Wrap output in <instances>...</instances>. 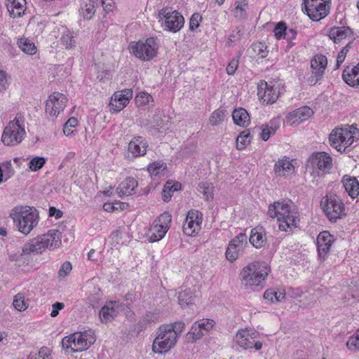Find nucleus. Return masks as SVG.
Returning a JSON list of instances; mask_svg holds the SVG:
<instances>
[{
	"instance_id": "6e6d98bb",
	"label": "nucleus",
	"mask_w": 359,
	"mask_h": 359,
	"mask_svg": "<svg viewBox=\"0 0 359 359\" xmlns=\"http://www.w3.org/2000/svg\"><path fill=\"white\" fill-rule=\"evenodd\" d=\"M354 141L353 133L348 129H343L341 145L344 150L349 146H351Z\"/></svg>"
},
{
	"instance_id": "b1692460",
	"label": "nucleus",
	"mask_w": 359,
	"mask_h": 359,
	"mask_svg": "<svg viewBox=\"0 0 359 359\" xmlns=\"http://www.w3.org/2000/svg\"><path fill=\"white\" fill-rule=\"evenodd\" d=\"M343 187L348 196L352 198H356L359 194V182L355 177H351L348 175L344 176L342 179Z\"/></svg>"
},
{
	"instance_id": "c756f323",
	"label": "nucleus",
	"mask_w": 359,
	"mask_h": 359,
	"mask_svg": "<svg viewBox=\"0 0 359 359\" xmlns=\"http://www.w3.org/2000/svg\"><path fill=\"white\" fill-rule=\"evenodd\" d=\"M178 304L182 308H186L194 304L195 294L190 290H184L178 294Z\"/></svg>"
},
{
	"instance_id": "0e129e2a",
	"label": "nucleus",
	"mask_w": 359,
	"mask_h": 359,
	"mask_svg": "<svg viewBox=\"0 0 359 359\" xmlns=\"http://www.w3.org/2000/svg\"><path fill=\"white\" fill-rule=\"evenodd\" d=\"M241 251L237 250V249L231 247V245H228L225 253L226 257L229 262H233L238 257V254Z\"/></svg>"
},
{
	"instance_id": "9b49d317",
	"label": "nucleus",
	"mask_w": 359,
	"mask_h": 359,
	"mask_svg": "<svg viewBox=\"0 0 359 359\" xmlns=\"http://www.w3.org/2000/svg\"><path fill=\"white\" fill-rule=\"evenodd\" d=\"M25 134V129L22 127L20 120L15 118L5 128L1 140L5 145L13 146L21 142Z\"/></svg>"
},
{
	"instance_id": "79ce46f5",
	"label": "nucleus",
	"mask_w": 359,
	"mask_h": 359,
	"mask_svg": "<svg viewBox=\"0 0 359 359\" xmlns=\"http://www.w3.org/2000/svg\"><path fill=\"white\" fill-rule=\"evenodd\" d=\"M292 165L286 160H279L274 165V172L280 176L285 175V172L291 169Z\"/></svg>"
},
{
	"instance_id": "680f3d73",
	"label": "nucleus",
	"mask_w": 359,
	"mask_h": 359,
	"mask_svg": "<svg viewBox=\"0 0 359 359\" xmlns=\"http://www.w3.org/2000/svg\"><path fill=\"white\" fill-rule=\"evenodd\" d=\"M165 327H168L170 328V331L174 332L177 334V338H178L179 334L183 330L184 328L185 324L182 321H177L174 323H171L170 325H164Z\"/></svg>"
},
{
	"instance_id": "1a4fd4ad",
	"label": "nucleus",
	"mask_w": 359,
	"mask_h": 359,
	"mask_svg": "<svg viewBox=\"0 0 359 359\" xmlns=\"http://www.w3.org/2000/svg\"><path fill=\"white\" fill-rule=\"evenodd\" d=\"M87 337L86 332H74L62 339V347L67 353L86 351L88 348Z\"/></svg>"
},
{
	"instance_id": "a211bd4d",
	"label": "nucleus",
	"mask_w": 359,
	"mask_h": 359,
	"mask_svg": "<svg viewBox=\"0 0 359 359\" xmlns=\"http://www.w3.org/2000/svg\"><path fill=\"white\" fill-rule=\"evenodd\" d=\"M131 311L128 304L120 302L119 300L109 301L101 309L99 314H110V313L128 314Z\"/></svg>"
},
{
	"instance_id": "ddd939ff",
	"label": "nucleus",
	"mask_w": 359,
	"mask_h": 359,
	"mask_svg": "<svg viewBox=\"0 0 359 359\" xmlns=\"http://www.w3.org/2000/svg\"><path fill=\"white\" fill-rule=\"evenodd\" d=\"M133 97L131 89H124L121 91L115 92L109 102L110 111L118 112L125 108Z\"/></svg>"
},
{
	"instance_id": "58836bf2",
	"label": "nucleus",
	"mask_w": 359,
	"mask_h": 359,
	"mask_svg": "<svg viewBox=\"0 0 359 359\" xmlns=\"http://www.w3.org/2000/svg\"><path fill=\"white\" fill-rule=\"evenodd\" d=\"M264 299L270 302H280L285 297V294L281 292H276L273 290H266L263 295Z\"/></svg>"
},
{
	"instance_id": "c85d7f7f",
	"label": "nucleus",
	"mask_w": 359,
	"mask_h": 359,
	"mask_svg": "<svg viewBox=\"0 0 359 359\" xmlns=\"http://www.w3.org/2000/svg\"><path fill=\"white\" fill-rule=\"evenodd\" d=\"M343 129L344 128H335L331 132L329 136L330 145L341 153L344 151V148H343V145H341Z\"/></svg>"
},
{
	"instance_id": "de8ad7c7",
	"label": "nucleus",
	"mask_w": 359,
	"mask_h": 359,
	"mask_svg": "<svg viewBox=\"0 0 359 359\" xmlns=\"http://www.w3.org/2000/svg\"><path fill=\"white\" fill-rule=\"evenodd\" d=\"M346 347L351 351H359V331L350 337L346 342Z\"/></svg>"
},
{
	"instance_id": "412c9836",
	"label": "nucleus",
	"mask_w": 359,
	"mask_h": 359,
	"mask_svg": "<svg viewBox=\"0 0 359 359\" xmlns=\"http://www.w3.org/2000/svg\"><path fill=\"white\" fill-rule=\"evenodd\" d=\"M353 34V32L349 27L341 26L332 27L329 31L328 36L335 43H338L341 40Z\"/></svg>"
},
{
	"instance_id": "a19ab883",
	"label": "nucleus",
	"mask_w": 359,
	"mask_h": 359,
	"mask_svg": "<svg viewBox=\"0 0 359 359\" xmlns=\"http://www.w3.org/2000/svg\"><path fill=\"white\" fill-rule=\"evenodd\" d=\"M19 48L25 53L34 55L36 52V47L27 39H20L18 42Z\"/></svg>"
},
{
	"instance_id": "39448f33",
	"label": "nucleus",
	"mask_w": 359,
	"mask_h": 359,
	"mask_svg": "<svg viewBox=\"0 0 359 359\" xmlns=\"http://www.w3.org/2000/svg\"><path fill=\"white\" fill-rule=\"evenodd\" d=\"M61 245V241L58 240V238H52L48 233L41 236H38L29 243H26L22 249L20 256L23 255L40 254L44 251L46 248L50 250L55 249Z\"/></svg>"
},
{
	"instance_id": "37998d69",
	"label": "nucleus",
	"mask_w": 359,
	"mask_h": 359,
	"mask_svg": "<svg viewBox=\"0 0 359 359\" xmlns=\"http://www.w3.org/2000/svg\"><path fill=\"white\" fill-rule=\"evenodd\" d=\"M252 49L254 53L259 58L266 57L269 53V50L267 49L266 45L262 42H257V43H252Z\"/></svg>"
},
{
	"instance_id": "338daca9",
	"label": "nucleus",
	"mask_w": 359,
	"mask_h": 359,
	"mask_svg": "<svg viewBox=\"0 0 359 359\" xmlns=\"http://www.w3.org/2000/svg\"><path fill=\"white\" fill-rule=\"evenodd\" d=\"M46 112L52 117H55L57 115V109H55L54 103H53V100L51 99V95L49 96L48 100L46 101Z\"/></svg>"
},
{
	"instance_id": "6ab92c4d",
	"label": "nucleus",
	"mask_w": 359,
	"mask_h": 359,
	"mask_svg": "<svg viewBox=\"0 0 359 359\" xmlns=\"http://www.w3.org/2000/svg\"><path fill=\"white\" fill-rule=\"evenodd\" d=\"M299 217V212L294 207L283 217H278L279 229L281 231H287V228L297 227V219Z\"/></svg>"
},
{
	"instance_id": "72a5a7b5",
	"label": "nucleus",
	"mask_w": 359,
	"mask_h": 359,
	"mask_svg": "<svg viewBox=\"0 0 359 359\" xmlns=\"http://www.w3.org/2000/svg\"><path fill=\"white\" fill-rule=\"evenodd\" d=\"M51 99L55 109H57V114H59L60 111L65 109L67 99L65 95L58 92L53 93L51 95Z\"/></svg>"
},
{
	"instance_id": "49530a36",
	"label": "nucleus",
	"mask_w": 359,
	"mask_h": 359,
	"mask_svg": "<svg viewBox=\"0 0 359 359\" xmlns=\"http://www.w3.org/2000/svg\"><path fill=\"white\" fill-rule=\"evenodd\" d=\"M224 116L225 111L218 109L212 113L210 117V122L212 126H217L224 121Z\"/></svg>"
},
{
	"instance_id": "603ef678",
	"label": "nucleus",
	"mask_w": 359,
	"mask_h": 359,
	"mask_svg": "<svg viewBox=\"0 0 359 359\" xmlns=\"http://www.w3.org/2000/svg\"><path fill=\"white\" fill-rule=\"evenodd\" d=\"M172 220L171 215L168 212H164L159 217L158 220L155 221L156 224H160L161 226L164 227V229H169L170 224Z\"/></svg>"
},
{
	"instance_id": "6e6552de",
	"label": "nucleus",
	"mask_w": 359,
	"mask_h": 359,
	"mask_svg": "<svg viewBox=\"0 0 359 359\" xmlns=\"http://www.w3.org/2000/svg\"><path fill=\"white\" fill-rule=\"evenodd\" d=\"M302 1V10L313 21H319L328 15L330 0Z\"/></svg>"
},
{
	"instance_id": "9d476101",
	"label": "nucleus",
	"mask_w": 359,
	"mask_h": 359,
	"mask_svg": "<svg viewBox=\"0 0 359 359\" xmlns=\"http://www.w3.org/2000/svg\"><path fill=\"white\" fill-rule=\"evenodd\" d=\"M158 16L161 20H163L162 25L165 26V29L173 33L177 32L184 26V18L177 11L164 8L159 11Z\"/></svg>"
},
{
	"instance_id": "7ed1b4c3",
	"label": "nucleus",
	"mask_w": 359,
	"mask_h": 359,
	"mask_svg": "<svg viewBox=\"0 0 359 359\" xmlns=\"http://www.w3.org/2000/svg\"><path fill=\"white\" fill-rule=\"evenodd\" d=\"M320 206L328 219L332 222H336L337 219H341L346 215L342 200L332 192H329L323 197Z\"/></svg>"
},
{
	"instance_id": "5701e85b",
	"label": "nucleus",
	"mask_w": 359,
	"mask_h": 359,
	"mask_svg": "<svg viewBox=\"0 0 359 359\" xmlns=\"http://www.w3.org/2000/svg\"><path fill=\"white\" fill-rule=\"evenodd\" d=\"M25 0H6V6L12 18H20L25 13Z\"/></svg>"
},
{
	"instance_id": "4be33fe9",
	"label": "nucleus",
	"mask_w": 359,
	"mask_h": 359,
	"mask_svg": "<svg viewBox=\"0 0 359 359\" xmlns=\"http://www.w3.org/2000/svg\"><path fill=\"white\" fill-rule=\"evenodd\" d=\"M313 114V110L310 107L305 106L290 112L287 118L292 123H300L309 118Z\"/></svg>"
},
{
	"instance_id": "c9c22d12",
	"label": "nucleus",
	"mask_w": 359,
	"mask_h": 359,
	"mask_svg": "<svg viewBox=\"0 0 359 359\" xmlns=\"http://www.w3.org/2000/svg\"><path fill=\"white\" fill-rule=\"evenodd\" d=\"M251 142V136L249 130H243L236 138V148L242 150Z\"/></svg>"
},
{
	"instance_id": "f8f14e48",
	"label": "nucleus",
	"mask_w": 359,
	"mask_h": 359,
	"mask_svg": "<svg viewBox=\"0 0 359 359\" xmlns=\"http://www.w3.org/2000/svg\"><path fill=\"white\" fill-rule=\"evenodd\" d=\"M203 221V214L196 210H191L188 212L182 230L187 236H194L201 229Z\"/></svg>"
},
{
	"instance_id": "2eb2a0df",
	"label": "nucleus",
	"mask_w": 359,
	"mask_h": 359,
	"mask_svg": "<svg viewBox=\"0 0 359 359\" xmlns=\"http://www.w3.org/2000/svg\"><path fill=\"white\" fill-rule=\"evenodd\" d=\"M332 236L327 231L320 232L317 237L318 258L321 262L325 260L334 241Z\"/></svg>"
},
{
	"instance_id": "f257e3e1",
	"label": "nucleus",
	"mask_w": 359,
	"mask_h": 359,
	"mask_svg": "<svg viewBox=\"0 0 359 359\" xmlns=\"http://www.w3.org/2000/svg\"><path fill=\"white\" fill-rule=\"evenodd\" d=\"M270 267L266 262H254L245 266L240 273V278L245 286L264 287Z\"/></svg>"
},
{
	"instance_id": "bb28decb",
	"label": "nucleus",
	"mask_w": 359,
	"mask_h": 359,
	"mask_svg": "<svg viewBox=\"0 0 359 359\" xmlns=\"http://www.w3.org/2000/svg\"><path fill=\"white\" fill-rule=\"evenodd\" d=\"M232 118L236 125L247 127L250 121L248 111L243 108L236 109L232 112Z\"/></svg>"
},
{
	"instance_id": "473e14b6",
	"label": "nucleus",
	"mask_w": 359,
	"mask_h": 359,
	"mask_svg": "<svg viewBox=\"0 0 359 359\" xmlns=\"http://www.w3.org/2000/svg\"><path fill=\"white\" fill-rule=\"evenodd\" d=\"M150 231L151 235L149 236V241L150 242H156L165 236L168 229H164V227L161 226L160 224L154 222Z\"/></svg>"
},
{
	"instance_id": "052dcab7",
	"label": "nucleus",
	"mask_w": 359,
	"mask_h": 359,
	"mask_svg": "<svg viewBox=\"0 0 359 359\" xmlns=\"http://www.w3.org/2000/svg\"><path fill=\"white\" fill-rule=\"evenodd\" d=\"M202 16L199 13H194L189 21V29L191 31L195 30L199 27L200 22L202 20Z\"/></svg>"
},
{
	"instance_id": "393cba45",
	"label": "nucleus",
	"mask_w": 359,
	"mask_h": 359,
	"mask_svg": "<svg viewBox=\"0 0 359 359\" xmlns=\"http://www.w3.org/2000/svg\"><path fill=\"white\" fill-rule=\"evenodd\" d=\"M137 187V181L131 177L126 178L117 188L120 196H129Z\"/></svg>"
},
{
	"instance_id": "4468645a",
	"label": "nucleus",
	"mask_w": 359,
	"mask_h": 359,
	"mask_svg": "<svg viewBox=\"0 0 359 359\" xmlns=\"http://www.w3.org/2000/svg\"><path fill=\"white\" fill-rule=\"evenodd\" d=\"M257 95L263 102L271 104L276 102L279 96V92L277 88H274L263 81L258 84Z\"/></svg>"
},
{
	"instance_id": "cd10ccee",
	"label": "nucleus",
	"mask_w": 359,
	"mask_h": 359,
	"mask_svg": "<svg viewBox=\"0 0 359 359\" xmlns=\"http://www.w3.org/2000/svg\"><path fill=\"white\" fill-rule=\"evenodd\" d=\"M253 337H251L248 331H238L236 335V343L244 349L253 348Z\"/></svg>"
},
{
	"instance_id": "4c0bfd02",
	"label": "nucleus",
	"mask_w": 359,
	"mask_h": 359,
	"mask_svg": "<svg viewBox=\"0 0 359 359\" xmlns=\"http://www.w3.org/2000/svg\"><path fill=\"white\" fill-rule=\"evenodd\" d=\"M213 186L208 182L199 183L198 190L203 194L205 201H209L213 198Z\"/></svg>"
},
{
	"instance_id": "8fccbe9b",
	"label": "nucleus",
	"mask_w": 359,
	"mask_h": 359,
	"mask_svg": "<svg viewBox=\"0 0 359 359\" xmlns=\"http://www.w3.org/2000/svg\"><path fill=\"white\" fill-rule=\"evenodd\" d=\"M13 306L19 311H22L27 308V304L25 302V296L22 293L17 294L13 300Z\"/></svg>"
},
{
	"instance_id": "e2e57ef3",
	"label": "nucleus",
	"mask_w": 359,
	"mask_h": 359,
	"mask_svg": "<svg viewBox=\"0 0 359 359\" xmlns=\"http://www.w3.org/2000/svg\"><path fill=\"white\" fill-rule=\"evenodd\" d=\"M152 97L144 92L140 93L135 97L136 103L138 105H145L149 102Z\"/></svg>"
},
{
	"instance_id": "5fc2aeb1",
	"label": "nucleus",
	"mask_w": 359,
	"mask_h": 359,
	"mask_svg": "<svg viewBox=\"0 0 359 359\" xmlns=\"http://www.w3.org/2000/svg\"><path fill=\"white\" fill-rule=\"evenodd\" d=\"M125 207H126V203L119 202V201H117V202H115L113 203H105L103 205L104 210H105L106 212H114L116 210H123L125 209Z\"/></svg>"
},
{
	"instance_id": "4d7b16f0",
	"label": "nucleus",
	"mask_w": 359,
	"mask_h": 359,
	"mask_svg": "<svg viewBox=\"0 0 359 359\" xmlns=\"http://www.w3.org/2000/svg\"><path fill=\"white\" fill-rule=\"evenodd\" d=\"M61 42L67 49L72 48L75 46L76 41L74 36L69 31L66 32L61 37Z\"/></svg>"
},
{
	"instance_id": "bf43d9fd",
	"label": "nucleus",
	"mask_w": 359,
	"mask_h": 359,
	"mask_svg": "<svg viewBox=\"0 0 359 359\" xmlns=\"http://www.w3.org/2000/svg\"><path fill=\"white\" fill-rule=\"evenodd\" d=\"M77 119L74 117L69 118L67 121L65 123L63 127V133L65 135H70L73 131L72 130V128L75 127L77 125Z\"/></svg>"
},
{
	"instance_id": "c03bdc74",
	"label": "nucleus",
	"mask_w": 359,
	"mask_h": 359,
	"mask_svg": "<svg viewBox=\"0 0 359 359\" xmlns=\"http://www.w3.org/2000/svg\"><path fill=\"white\" fill-rule=\"evenodd\" d=\"M196 325L200 330H201L202 333L205 335L213 327L215 324V320L209 318H203L201 320H198L195 322Z\"/></svg>"
},
{
	"instance_id": "774afa93",
	"label": "nucleus",
	"mask_w": 359,
	"mask_h": 359,
	"mask_svg": "<svg viewBox=\"0 0 359 359\" xmlns=\"http://www.w3.org/2000/svg\"><path fill=\"white\" fill-rule=\"evenodd\" d=\"M154 123H156L154 126L149 127L150 130H154L155 132H160V130L163 128V120L161 116H156L154 118Z\"/></svg>"
},
{
	"instance_id": "aec40b11",
	"label": "nucleus",
	"mask_w": 359,
	"mask_h": 359,
	"mask_svg": "<svg viewBox=\"0 0 359 359\" xmlns=\"http://www.w3.org/2000/svg\"><path fill=\"white\" fill-rule=\"evenodd\" d=\"M345 83L351 87H359V62L352 68L346 67L342 74Z\"/></svg>"
},
{
	"instance_id": "f704fd0d",
	"label": "nucleus",
	"mask_w": 359,
	"mask_h": 359,
	"mask_svg": "<svg viewBox=\"0 0 359 359\" xmlns=\"http://www.w3.org/2000/svg\"><path fill=\"white\" fill-rule=\"evenodd\" d=\"M248 244V237L245 233H240L233 239H232L229 245L237 249V250L243 251L244 247Z\"/></svg>"
},
{
	"instance_id": "dca6fc26",
	"label": "nucleus",
	"mask_w": 359,
	"mask_h": 359,
	"mask_svg": "<svg viewBox=\"0 0 359 359\" xmlns=\"http://www.w3.org/2000/svg\"><path fill=\"white\" fill-rule=\"evenodd\" d=\"M147 141L141 136H137L132 139L128 144V157L136 158L144 156L147 152Z\"/></svg>"
},
{
	"instance_id": "2f4dec72",
	"label": "nucleus",
	"mask_w": 359,
	"mask_h": 359,
	"mask_svg": "<svg viewBox=\"0 0 359 359\" xmlns=\"http://www.w3.org/2000/svg\"><path fill=\"white\" fill-rule=\"evenodd\" d=\"M181 187V184L178 182H176L173 184L172 182H167L162 192V198L163 201L168 202L172 198V193L180 190Z\"/></svg>"
},
{
	"instance_id": "a878e982",
	"label": "nucleus",
	"mask_w": 359,
	"mask_h": 359,
	"mask_svg": "<svg viewBox=\"0 0 359 359\" xmlns=\"http://www.w3.org/2000/svg\"><path fill=\"white\" fill-rule=\"evenodd\" d=\"M265 231L263 228H255L251 231L250 243L256 248H260L266 244Z\"/></svg>"
},
{
	"instance_id": "13d9d810",
	"label": "nucleus",
	"mask_w": 359,
	"mask_h": 359,
	"mask_svg": "<svg viewBox=\"0 0 359 359\" xmlns=\"http://www.w3.org/2000/svg\"><path fill=\"white\" fill-rule=\"evenodd\" d=\"M287 27L284 22H279L274 28V34L277 39L285 38Z\"/></svg>"
},
{
	"instance_id": "69168bd1",
	"label": "nucleus",
	"mask_w": 359,
	"mask_h": 359,
	"mask_svg": "<svg viewBox=\"0 0 359 359\" xmlns=\"http://www.w3.org/2000/svg\"><path fill=\"white\" fill-rule=\"evenodd\" d=\"M266 126L271 130V133L275 134L280 126V118L276 117L271 119Z\"/></svg>"
},
{
	"instance_id": "a18cd8bd",
	"label": "nucleus",
	"mask_w": 359,
	"mask_h": 359,
	"mask_svg": "<svg viewBox=\"0 0 359 359\" xmlns=\"http://www.w3.org/2000/svg\"><path fill=\"white\" fill-rule=\"evenodd\" d=\"M166 168V164L161 161H156L148 165L147 170L151 175L157 176Z\"/></svg>"
},
{
	"instance_id": "e433bc0d",
	"label": "nucleus",
	"mask_w": 359,
	"mask_h": 359,
	"mask_svg": "<svg viewBox=\"0 0 359 359\" xmlns=\"http://www.w3.org/2000/svg\"><path fill=\"white\" fill-rule=\"evenodd\" d=\"M203 336H204V334L202 333L201 330H200L196 323H194L186 335V340L189 343H194L201 339Z\"/></svg>"
},
{
	"instance_id": "20e7f679",
	"label": "nucleus",
	"mask_w": 359,
	"mask_h": 359,
	"mask_svg": "<svg viewBox=\"0 0 359 359\" xmlns=\"http://www.w3.org/2000/svg\"><path fill=\"white\" fill-rule=\"evenodd\" d=\"M306 165L311 169V176L324 177L332 168V159L326 152H316L307 159Z\"/></svg>"
},
{
	"instance_id": "09e8293b",
	"label": "nucleus",
	"mask_w": 359,
	"mask_h": 359,
	"mask_svg": "<svg viewBox=\"0 0 359 359\" xmlns=\"http://www.w3.org/2000/svg\"><path fill=\"white\" fill-rule=\"evenodd\" d=\"M46 163L44 157L36 156L29 163V168L32 171L36 172L40 170Z\"/></svg>"
},
{
	"instance_id": "f03ea898",
	"label": "nucleus",
	"mask_w": 359,
	"mask_h": 359,
	"mask_svg": "<svg viewBox=\"0 0 359 359\" xmlns=\"http://www.w3.org/2000/svg\"><path fill=\"white\" fill-rule=\"evenodd\" d=\"M19 231L27 235L39 222L38 211L31 207H16L10 215Z\"/></svg>"
},
{
	"instance_id": "423d86ee",
	"label": "nucleus",
	"mask_w": 359,
	"mask_h": 359,
	"mask_svg": "<svg viewBox=\"0 0 359 359\" xmlns=\"http://www.w3.org/2000/svg\"><path fill=\"white\" fill-rule=\"evenodd\" d=\"M158 48V46L154 37L147 39L144 42L132 41L128 46L130 53L143 61L153 59L157 55Z\"/></svg>"
},
{
	"instance_id": "ea45409f",
	"label": "nucleus",
	"mask_w": 359,
	"mask_h": 359,
	"mask_svg": "<svg viewBox=\"0 0 359 359\" xmlns=\"http://www.w3.org/2000/svg\"><path fill=\"white\" fill-rule=\"evenodd\" d=\"M27 359H53L51 351L46 346L41 347L38 353H30Z\"/></svg>"
},
{
	"instance_id": "7c9ffc66",
	"label": "nucleus",
	"mask_w": 359,
	"mask_h": 359,
	"mask_svg": "<svg viewBox=\"0 0 359 359\" xmlns=\"http://www.w3.org/2000/svg\"><path fill=\"white\" fill-rule=\"evenodd\" d=\"M72 227L73 226L70 221L63 222L57 226V229L49 230L48 233L50 236H52V238H54L55 239L58 238V240L61 241L62 235L66 236L67 231L71 232Z\"/></svg>"
},
{
	"instance_id": "3c124183",
	"label": "nucleus",
	"mask_w": 359,
	"mask_h": 359,
	"mask_svg": "<svg viewBox=\"0 0 359 359\" xmlns=\"http://www.w3.org/2000/svg\"><path fill=\"white\" fill-rule=\"evenodd\" d=\"M72 269V266L70 262L66 261L65 262L60 266L58 273H57V278L61 280L67 276Z\"/></svg>"
},
{
	"instance_id": "864d4df0",
	"label": "nucleus",
	"mask_w": 359,
	"mask_h": 359,
	"mask_svg": "<svg viewBox=\"0 0 359 359\" xmlns=\"http://www.w3.org/2000/svg\"><path fill=\"white\" fill-rule=\"evenodd\" d=\"M276 207V212H278V215L280 217H283L285 215L289 212L290 210L292 209L294 207L293 205H291L288 204L287 203L285 202H275Z\"/></svg>"
},
{
	"instance_id": "f3484780",
	"label": "nucleus",
	"mask_w": 359,
	"mask_h": 359,
	"mask_svg": "<svg viewBox=\"0 0 359 359\" xmlns=\"http://www.w3.org/2000/svg\"><path fill=\"white\" fill-rule=\"evenodd\" d=\"M327 65V57L321 54L315 55L314 58L311 60V67L313 71L311 74H312L318 81L322 79Z\"/></svg>"
},
{
	"instance_id": "0eeeda50",
	"label": "nucleus",
	"mask_w": 359,
	"mask_h": 359,
	"mask_svg": "<svg viewBox=\"0 0 359 359\" xmlns=\"http://www.w3.org/2000/svg\"><path fill=\"white\" fill-rule=\"evenodd\" d=\"M170 329L164 325L158 328V335L152 344V350L154 353H166L176 344L177 340V334L174 332L170 331Z\"/></svg>"
}]
</instances>
